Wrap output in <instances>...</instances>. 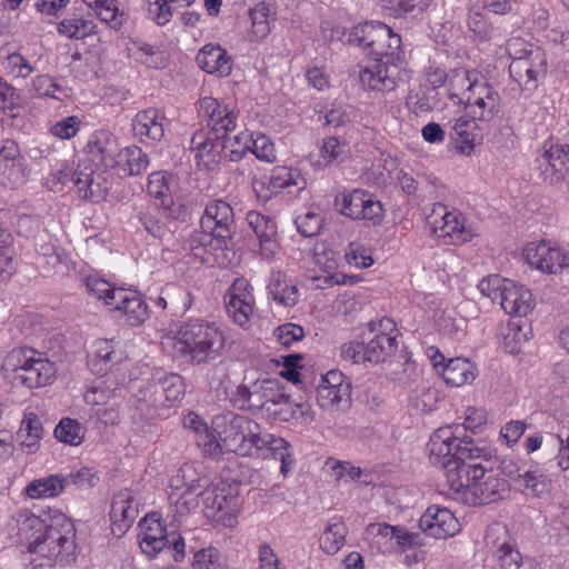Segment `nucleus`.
Masks as SVG:
<instances>
[{
  "mask_svg": "<svg viewBox=\"0 0 569 569\" xmlns=\"http://www.w3.org/2000/svg\"><path fill=\"white\" fill-rule=\"evenodd\" d=\"M174 339L178 356L194 366L216 360L224 348V336L220 328L201 318L180 322Z\"/></svg>",
  "mask_w": 569,
  "mask_h": 569,
  "instance_id": "nucleus-2",
  "label": "nucleus"
},
{
  "mask_svg": "<svg viewBox=\"0 0 569 569\" xmlns=\"http://www.w3.org/2000/svg\"><path fill=\"white\" fill-rule=\"evenodd\" d=\"M549 479L537 471L523 470L518 485L531 491L535 497H541L549 489Z\"/></svg>",
  "mask_w": 569,
  "mask_h": 569,
  "instance_id": "nucleus-53",
  "label": "nucleus"
},
{
  "mask_svg": "<svg viewBox=\"0 0 569 569\" xmlns=\"http://www.w3.org/2000/svg\"><path fill=\"white\" fill-rule=\"evenodd\" d=\"M139 533L140 547L149 556H153L163 550L169 543V537L166 528L162 526L156 513L146 516L140 522Z\"/></svg>",
  "mask_w": 569,
  "mask_h": 569,
  "instance_id": "nucleus-19",
  "label": "nucleus"
},
{
  "mask_svg": "<svg viewBox=\"0 0 569 569\" xmlns=\"http://www.w3.org/2000/svg\"><path fill=\"white\" fill-rule=\"evenodd\" d=\"M80 280L86 286L89 293L99 299H103L108 306L112 291L114 292L120 290V288L112 287L107 280L93 272L87 276H81Z\"/></svg>",
  "mask_w": 569,
  "mask_h": 569,
  "instance_id": "nucleus-49",
  "label": "nucleus"
},
{
  "mask_svg": "<svg viewBox=\"0 0 569 569\" xmlns=\"http://www.w3.org/2000/svg\"><path fill=\"white\" fill-rule=\"evenodd\" d=\"M346 143H342L337 137L326 138L322 142L320 153L326 160V166L333 161H342L346 157Z\"/></svg>",
  "mask_w": 569,
  "mask_h": 569,
  "instance_id": "nucleus-63",
  "label": "nucleus"
},
{
  "mask_svg": "<svg viewBox=\"0 0 569 569\" xmlns=\"http://www.w3.org/2000/svg\"><path fill=\"white\" fill-rule=\"evenodd\" d=\"M509 73L521 91L532 93L547 74L545 51L535 48L527 51L526 56L513 59L509 66Z\"/></svg>",
  "mask_w": 569,
  "mask_h": 569,
  "instance_id": "nucleus-6",
  "label": "nucleus"
},
{
  "mask_svg": "<svg viewBox=\"0 0 569 569\" xmlns=\"http://www.w3.org/2000/svg\"><path fill=\"white\" fill-rule=\"evenodd\" d=\"M386 37L387 24L382 22H367L365 49L369 51V56L373 57L376 48L381 49Z\"/></svg>",
  "mask_w": 569,
  "mask_h": 569,
  "instance_id": "nucleus-57",
  "label": "nucleus"
},
{
  "mask_svg": "<svg viewBox=\"0 0 569 569\" xmlns=\"http://www.w3.org/2000/svg\"><path fill=\"white\" fill-rule=\"evenodd\" d=\"M419 528L429 537L445 539L458 533L460 523L449 509L432 505L420 517Z\"/></svg>",
  "mask_w": 569,
  "mask_h": 569,
  "instance_id": "nucleus-9",
  "label": "nucleus"
},
{
  "mask_svg": "<svg viewBox=\"0 0 569 569\" xmlns=\"http://www.w3.org/2000/svg\"><path fill=\"white\" fill-rule=\"evenodd\" d=\"M383 216L385 209L382 203L379 200H376L370 192L366 191L359 219L368 220L373 227H376L382 222Z\"/></svg>",
  "mask_w": 569,
  "mask_h": 569,
  "instance_id": "nucleus-56",
  "label": "nucleus"
},
{
  "mask_svg": "<svg viewBox=\"0 0 569 569\" xmlns=\"http://www.w3.org/2000/svg\"><path fill=\"white\" fill-rule=\"evenodd\" d=\"M4 69L12 78H26L32 71L28 61L17 52L7 53Z\"/></svg>",
  "mask_w": 569,
  "mask_h": 569,
  "instance_id": "nucleus-62",
  "label": "nucleus"
},
{
  "mask_svg": "<svg viewBox=\"0 0 569 569\" xmlns=\"http://www.w3.org/2000/svg\"><path fill=\"white\" fill-rule=\"evenodd\" d=\"M252 428H257L256 421L243 416H232L229 423L219 431L223 447L228 451L246 456V452H248L246 447L249 441V435L252 432Z\"/></svg>",
  "mask_w": 569,
  "mask_h": 569,
  "instance_id": "nucleus-13",
  "label": "nucleus"
},
{
  "mask_svg": "<svg viewBox=\"0 0 569 569\" xmlns=\"http://www.w3.org/2000/svg\"><path fill=\"white\" fill-rule=\"evenodd\" d=\"M440 375L447 385L461 387L476 379L477 367L466 358H452L443 365Z\"/></svg>",
  "mask_w": 569,
  "mask_h": 569,
  "instance_id": "nucleus-30",
  "label": "nucleus"
},
{
  "mask_svg": "<svg viewBox=\"0 0 569 569\" xmlns=\"http://www.w3.org/2000/svg\"><path fill=\"white\" fill-rule=\"evenodd\" d=\"M199 106L200 111L208 118L207 127L213 136L216 132L228 134L236 129L238 114L227 106H222L216 98L204 97L200 99Z\"/></svg>",
  "mask_w": 569,
  "mask_h": 569,
  "instance_id": "nucleus-16",
  "label": "nucleus"
},
{
  "mask_svg": "<svg viewBox=\"0 0 569 569\" xmlns=\"http://www.w3.org/2000/svg\"><path fill=\"white\" fill-rule=\"evenodd\" d=\"M249 288L247 279L237 278L224 296L228 315L241 327L249 322V317L253 312L254 299Z\"/></svg>",
  "mask_w": 569,
  "mask_h": 569,
  "instance_id": "nucleus-11",
  "label": "nucleus"
},
{
  "mask_svg": "<svg viewBox=\"0 0 569 569\" xmlns=\"http://www.w3.org/2000/svg\"><path fill=\"white\" fill-rule=\"evenodd\" d=\"M121 157L126 161L124 171L129 176H139L149 166L148 154L138 146H130L122 150Z\"/></svg>",
  "mask_w": 569,
  "mask_h": 569,
  "instance_id": "nucleus-46",
  "label": "nucleus"
},
{
  "mask_svg": "<svg viewBox=\"0 0 569 569\" xmlns=\"http://www.w3.org/2000/svg\"><path fill=\"white\" fill-rule=\"evenodd\" d=\"M397 66L375 61L370 67L360 71V82L368 90L389 92L396 89Z\"/></svg>",
  "mask_w": 569,
  "mask_h": 569,
  "instance_id": "nucleus-22",
  "label": "nucleus"
},
{
  "mask_svg": "<svg viewBox=\"0 0 569 569\" xmlns=\"http://www.w3.org/2000/svg\"><path fill=\"white\" fill-rule=\"evenodd\" d=\"M522 254L526 262L538 270L569 274V254L559 248L550 247L543 240L528 243Z\"/></svg>",
  "mask_w": 569,
  "mask_h": 569,
  "instance_id": "nucleus-7",
  "label": "nucleus"
},
{
  "mask_svg": "<svg viewBox=\"0 0 569 569\" xmlns=\"http://www.w3.org/2000/svg\"><path fill=\"white\" fill-rule=\"evenodd\" d=\"M272 13L271 6L264 2L258 3L250 10L252 33L256 38L262 39L270 32V17Z\"/></svg>",
  "mask_w": 569,
  "mask_h": 569,
  "instance_id": "nucleus-47",
  "label": "nucleus"
},
{
  "mask_svg": "<svg viewBox=\"0 0 569 569\" xmlns=\"http://www.w3.org/2000/svg\"><path fill=\"white\" fill-rule=\"evenodd\" d=\"M368 331L361 335V341H350L341 346V357L352 363H381L393 356L398 349L396 325L390 318L370 321Z\"/></svg>",
  "mask_w": 569,
  "mask_h": 569,
  "instance_id": "nucleus-3",
  "label": "nucleus"
},
{
  "mask_svg": "<svg viewBox=\"0 0 569 569\" xmlns=\"http://www.w3.org/2000/svg\"><path fill=\"white\" fill-rule=\"evenodd\" d=\"M246 221L257 236L262 256L272 257L277 249V223L276 221L258 211H249Z\"/></svg>",
  "mask_w": 569,
  "mask_h": 569,
  "instance_id": "nucleus-21",
  "label": "nucleus"
},
{
  "mask_svg": "<svg viewBox=\"0 0 569 569\" xmlns=\"http://www.w3.org/2000/svg\"><path fill=\"white\" fill-rule=\"evenodd\" d=\"M345 258L349 264L362 269L371 267L375 262L368 249L358 242H350L348 244Z\"/></svg>",
  "mask_w": 569,
  "mask_h": 569,
  "instance_id": "nucleus-58",
  "label": "nucleus"
},
{
  "mask_svg": "<svg viewBox=\"0 0 569 569\" xmlns=\"http://www.w3.org/2000/svg\"><path fill=\"white\" fill-rule=\"evenodd\" d=\"M164 117L154 108L138 112L132 119V128L136 136L146 137L152 141H160L164 136L161 120Z\"/></svg>",
  "mask_w": 569,
  "mask_h": 569,
  "instance_id": "nucleus-29",
  "label": "nucleus"
},
{
  "mask_svg": "<svg viewBox=\"0 0 569 569\" xmlns=\"http://www.w3.org/2000/svg\"><path fill=\"white\" fill-rule=\"evenodd\" d=\"M430 462L445 470L447 482L470 506H485L510 496L507 479L495 473L497 457L450 428L437 429L429 441Z\"/></svg>",
  "mask_w": 569,
  "mask_h": 569,
  "instance_id": "nucleus-1",
  "label": "nucleus"
},
{
  "mask_svg": "<svg viewBox=\"0 0 569 569\" xmlns=\"http://www.w3.org/2000/svg\"><path fill=\"white\" fill-rule=\"evenodd\" d=\"M486 546L492 551L495 557L513 545L506 526L495 523L489 526L485 535Z\"/></svg>",
  "mask_w": 569,
  "mask_h": 569,
  "instance_id": "nucleus-48",
  "label": "nucleus"
},
{
  "mask_svg": "<svg viewBox=\"0 0 569 569\" xmlns=\"http://www.w3.org/2000/svg\"><path fill=\"white\" fill-rule=\"evenodd\" d=\"M468 30L480 41H489L497 34V28L488 20L485 9L475 4L468 10Z\"/></svg>",
  "mask_w": 569,
  "mask_h": 569,
  "instance_id": "nucleus-36",
  "label": "nucleus"
},
{
  "mask_svg": "<svg viewBox=\"0 0 569 569\" xmlns=\"http://www.w3.org/2000/svg\"><path fill=\"white\" fill-rule=\"evenodd\" d=\"M271 439L272 435L261 432L260 426L257 423V428H252V432L249 435V441L246 447L248 452H246V456L266 458L268 456V446L270 445Z\"/></svg>",
  "mask_w": 569,
  "mask_h": 569,
  "instance_id": "nucleus-52",
  "label": "nucleus"
},
{
  "mask_svg": "<svg viewBox=\"0 0 569 569\" xmlns=\"http://www.w3.org/2000/svg\"><path fill=\"white\" fill-rule=\"evenodd\" d=\"M290 443L281 437H276L272 435V439L270 440V445L268 446V455H272L273 458L279 459L281 461V472L286 473L295 463V459L290 453Z\"/></svg>",
  "mask_w": 569,
  "mask_h": 569,
  "instance_id": "nucleus-55",
  "label": "nucleus"
},
{
  "mask_svg": "<svg viewBox=\"0 0 569 569\" xmlns=\"http://www.w3.org/2000/svg\"><path fill=\"white\" fill-rule=\"evenodd\" d=\"M499 296V305L505 312L518 317V319L526 317L533 308L530 290L513 280H506L502 292Z\"/></svg>",
  "mask_w": 569,
  "mask_h": 569,
  "instance_id": "nucleus-17",
  "label": "nucleus"
},
{
  "mask_svg": "<svg viewBox=\"0 0 569 569\" xmlns=\"http://www.w3.org/2000/svg\"><path fill=\"white\" fill-rule=\"evenodd\" d=\"M226 490V487H213L200 491L204 508L211 511L208 516L214 517L217 512L227 508L228 495Z\"/></svg>",
  "mask_w": 569,
  "mask_h": 569,
  "instance_id": "nucleus-51",
  "label": "nucleus"
},
{
  "mask_svg": "<svg viewBox=\"0 0 569 569\" xmlns=\"http://www.w3.org/2000/svg\"><path fill=\"white\" fill-rule=\"evenodd\" d=\"M39 356H41L40 352L29 347L13 348L2 360V379L11 380L18 372L34 365Z\"/></svg>",
  "mask_w": 569,
  "mask_h": 569,
  "instance_id": "nucleus-33",
  "label": "nucleus"
},
{
  "mask_svg": "<svg viewBox=\"0 0 569 569\" xmlns=\"http://www.w3.org/2000/svg\"><path fill=\"white\" fill-rule=\"evenodd\" d=\"M53 436L60 442L78 446L83 441L84 429L78 420L64 417L54 427Z\"/></svg>",
  "mask_w": 569,
  "mask_h": 569,
  "instance_id": "nucleus-39",
  "label": "nucleus"
},
{
  "mask_svg": "<svg viewBox=\"0 0 569 569\" xmlns=\"http://www.w3.org/2000/svg\"><path fill=\"white\" fill-rule=\"evenodd\" d=\"M249 151L261 161L273 162L276 160L273 143L263 133H257L256 137H251Z\"/></svg>",
  "mask_w": 569,
  "mask_h": 569,
  "instance_id": "nucleus-60",
  "label": "nucleus"
},
{
  "mask_svg": "<svg viewBox=\"0 0 569 569\" xmlns=\"http://www.w3.org/2000/svg\"><path fill=\"white\" fill-rule=\"evenodd\" d=\"M109 306L121 313L126 325L138 327L148 318V305L137 291L120 288L119 291H112Z\"/></svg>",
  "mask_w": 569,
  "mask_h": 569,
  "instance_id": "nucleus-10",
  "label": "nucleus"
},
{
  "mask_svg": "<svg viewBox=\"0 0 569 569\" xmlns=\"http://www.w3.org/2000/svg\"><path fill=\"white\" fill-rule=\"evenodd\" d=\"M365 197L366 190L361 189H353L350 192H342L336 196L335 207L341 214L350 219L358 220Z\"/></svg>",
  "mask_w": 569,
  "mask_h": 569,
  "instance_id": "nucleus-38",
  "label": "nucleus"
},
{
  "mask_svg": "<svg viewBox=\"0 0 569 569\" xmlns=\"http://www.w3.org/2000/svg\"><path fill=\"white\" fill-rule=\"evenodd\" d=\"M316 393L317 402L323 409L346 411L351 407V386L333 387L319 385Z\"/></svg>",
  "mask_w": 569,
  "mask_h": 569,
  "instance_id": "nucleus-31",
  "label": "nucleus"
},
{
  "mask_svg": "<svg viewBox=\"0 0 569 569\" xmlns=\"http://www.w3.org/2000/svg\"><path fill=\"white\" fill-rule=\"evenodd\" d=\"M198 66L210 74L227 77L231 73L232 62L227 51L219 44L203 46L196 57Z\"/></svg>",
  "mask_w": 569,
  "mask_h": 569,
  "instance_id": "nucleus-24",
  "label": "nucleus"
},
{
  "mask_svg": "<svg viewBox=\"0 0 569 569\" xmlns=\"http://www.w3.org/2000/svg\"><path fill=\"white\" fill-rule=\"evenodd\" d=\"M52 508L40 509L34 513L28 509H21L13 513L7 521L6 531L8 539L16 545L24 546L29 552L39 553L43 543V532Z\"/></svg>",
  "mask_w": 569,
  "mask_h": 569,
  "instance_id": "nucleus-5",
  "label": "nucleus"
},
{
  "mask_svg": "<svg viewBox=\"0 0 569 569\" xmlns=\"http://www.w3.org/2000/svg\"><path fill=\"white\" fill-rule=\"evenodd\" d=\"M233 217V209L228 202L214 199L207 203L200 222H203L207 229L219 231L220 239L227 237L233 241L236 234Z\"/></svg>",
  "mask_w": 569,
  "mask_h": 569,
  "instance_id": "nucleus-12",
  "label": "nucleus"
},
{
  "mask_svg": "<svg viewBox=\"0 0 569 569\" xmlns=\"http://www.w3.org/2000/svg\"><path fill=\"white\" fill-rule=\"evenodd\" d=\"M92 9L102 22L114 30H119L126 21V14L119 9L118 0H99Z\"/></svg>",
  "mask_w": 569,
  "mask_h": 569,
  "instance_id": "nucleus-42",
  "label": "nucleus"
},
{
  "mask_svg": "<svg viewBox=\"0 0 569 569\" xmlns=\"http://www.w3.org/2000/svg\"><path fill=\"white\" fill-rule=\"evenodd\" d=\"M63 490L61 475L34 479L26 487V493L32 499L57 497Z\"/></svg>",
  "mask_w": 569,
  "mask_h": 569,
  "instance_id": "nucleus-37",
  "label": "nucleus"
},
{
  "mask_svg": "<svg viewBox=\"0 0 569 569\" xmlns=\"http://www.w3.org/2000/svg\"><path fill=\"white\" fill-rule=\"evenodd\" d=\"M476 119L475 114L471 119L461 117L455 121L449 131V138L456 143V150L460 154H470L477 139L480 138Z\"/></svg>",
  "mask_w": 569,
  "mask_h": 569,
  "instance_id": "nucleus-27",
  "label": "nucleus"
},
{
  "mask_svg": "<svg viewBox=\"0 0 569 569\" xmlns=\"http://www.w3.org/2000/svg\"><path fill=\"white\" fill-rule=\"evenodd\" d=\"M272 379L256 380L249 385L241 383L232 392L230 401L239 410L253 416H262L266 400L269 399V387Z\"/></svg>",
  "mask_w": 569,
  "mask_h": 569,
  "instance_id": "nucleus-8",
  "label": "nucleus"
},
{
  "mask_svg": "<svg viewBox=\"0 0 569 569\" xmlns=\"http://www.w3.org/2000/svg\"><path fill=\"white\" fill-rule=\"evenodd\" d=\"M2 174L7 176L6 181H2V186H8L11 189L22 186L27 180L23 161L2 162Z\"/></svg>",
  "mask_w": 569,
  "mask_h": 569,
  "instance_id": "nucleus-59",
  "label": "nucleus"
},
{
  "mask_svg": "<svg viewBox=\"0 0 569 569\" xmlns=\"http://www.w3.org/2000/svg\"><path fill=\"white\" fill-rule=\"evenodd\" d=\"M526 321L511 319L507 326V333H503V349L510 355L520 352L521 343L528 341V333L522 331Z\"/></svg>",
  "mask_w": 569,
  "mask_h": 569,
  "instance_id": "nucleus-45",
  "label": "nucleus"
},
{
  "mask_svg": "<svg viewBox=\"0 0 569 569\" xmlns=\"http://www.w3.org/2000/svg\"><path fill=\"white\" fill-rule=\"evenodd\" d=\"M64 490L73 486L74 488H91L98 481V478L89 468H81L77 472L61 475Z\"/></svg>",
  "mask_w": 569,
  "mask_h": 569,
  "instance_id": "nucleus-61",
  "label": "nucleus"
},
{
  "mask_svg": "<svg viewBox=\"0 0 569 569\" xmlns=\"http://www.w3.org/2000/svg\"><path fill=\"white\" fill-rule=\"evenodd\" d=\"M134 496L131 490L124 489L114 495L111 510V532L113 536L120 538L133 523L138 509L133 506Z\"/></svg>",
  "mask_w": 569,
  "mask_h": 569,
  "instance_id": "nucleus-14",
  "label": "nucleus"
},
{
  "mask_svg": "<svg viewBox=\"0 0 569 569\" xmlns=\"http://www.w3.org/2000/svg\"><path fill=\"white\" fill-rule=\"evenodd\" d=\"M17 436L21 440V446L29 448L30 451H36L43 438V426L40 417L31 411L24 412Z\"/></svg>",
  "mask_w": 569,
  "mask_h": 569,
  "instance_id": "nucleus-35",
  "label": "nucleus"
},
{
  "mask_svg": "<svg viewBox=\"0 0 569 569\" xmlns=\"http://www.w3.org/2000/svg\"><path fill=\"white\" fill-rule=\"evenodd\" d=\"M148 390L171 406L184 397L186 383L180 375L159 370L152 375Z\"/></svg>",
  "mask_w": 569,
  "mask_h": 569,
  "instance_id": "nucleus-20",
  "label": "nucleus"
},
{
  "mask_svg": "<svg viewBox=\"0 0 569 569\" xmlns=\"http://www.w3.org/2000/svg\"><path fill=\"white\" fill-rule=\"evenodd\" d=\"M295 223L299 233L306 238L317 236L322 226V219L319 214L313 212H307L303 216L296 218Z\"/></svg>",
  "mask_w": 569,
  "mask_h": 569,
  "instance_id": "nucleus-64",
  "label": "nucleus"
},
{
  "mask_svg": "<svg viewBox=\"0 0 569 569\" xmlns=\"http://www.w3.org/2000/svg\"><path fill=\"white\" fill-rule=\"evenodd\" d=\"M306 179L301 177L298 170L288 167H276L268 176L267 189H270L273 194H277L282 189L296 187L297 192L306 188Z\"/></svg>",
  "mask_w": 569,
  "mask_h": 569,
  "instance_id": "nucleus-34",
  "label": "nucleus"
},
{
  "mask_svg": "<svg viewBox=\"0 0 569 569\" xmlns=\"http://www.w3.org/2000/svg\"><path fill=\"white\" fill-rule=\"evenodd\" d=\"M193 569H221V553L214 547L202 548L193 553Z\"/></svg>",
  "mask_w": 569,
  "mask_h": 569,
  "instance_id": "nucleus-54",
  "label": "nucleus"
},
{
  "mask_svg": "<svg viewBox=\"0 0 569 569\" xmlns=\"http://www.w3.org/2000/svg\"><path fill=\"white\" fill-rule=\"evenodd\" d=\"M54 376V363L41 355L36 359L34 365H30V367L24 368L21 372H18L17 376H13V378L8 382L12 386H22L28 389H33L51 383Z\"/></svg>",
  "mask_w": 569,
  "mask_h": 569,
  "instance_id": "nucleus-18",
  "label": "nucleus"
},
{
  "mask_svg": "<svg viewBox=\"0 0 569 569\" xmlns=\"http://www.w3.org/2000/svg\"><path fill=\"white\" fill-rule=\"evenodd\" d=\"M13 96L14 88L6 81H2V126L6 123L14 126L16 120L22 121L20 117L22 108L13 103Z\"/></svg>",
  "mask_w": 569,
  "mask_h": 569,
  "instance_id": "nucleus-50",
  "label": "nucleus"
},
{
  "mask_svg": "<svg viewBox=\"0 0 569 569\" xmlns=\"http://www.w3.org/2000/svg\"><path fill=\"white\" fill-rule=\"evenodd\" d=\"M308 412V406L303 402H297L286 392L282 400L277 403L274 415L271 419L288 422L303 418Z\"/></svg>",
  "mask_w": 569,
  "mask_h": 569,
  "instance_id": "nucleus-41",
  "label": "nucleus"
},
{
  "mask_svg": "<svg viewBox=\"0 0 569 569\" xmlns=\"http://www.w3.org/2000/svg\"><path fill=\"white\" fill-rule=\"evenodd\" d=\"M347 527L342 521L330 523L320 537V547L328 555L337 553L345 545Z\"/></svg>",
  "mask_w": 569,
  "mask_h": 569,
  "instance_id": "nucleus-40",
  "label": "nucleus"
},
{
  "mask_svg": "<svg viewBox=\"0 0 569 569\" xmlns=\"http://www.w3.org/2000/svg\"><path fill=\"white\" fill-rule=\"evenodd\" d=\"M252 133L240 132L233 137H229V133L222 138L224 148V158L237 162L240 161L250 149Z\"/></svg>",
  "mask_w": 569,
  "mask_h": 569,
  "instance_id": "nucleus-43",
  "label": "nucleus"
},
{
  "mask_svg": "<svg viewBox=\"0 0 569 569\" xmlns=\"http://www.w3.org/2000/svg\"><path fill=\"white\" fill-rule=\"evenodd\" d=\"M87 148L92 160L104 168H112L117 162L116 157L119 152V146L117 138L110 131L100 130L94 132Z\"/></svg>",
  "mask_w": 569,
  "mask_h": 569,
  "instance_id": "nucleus-23",
  "label": "nucleus"
},
{
  "mask_svg": "<svg viewBox=\"0 0 569 569\" xmlns=\"http://www.w3.org/2000/svg\"><path fill=\"white\" fill-rule=\"evenodd\" d=\"M77 548L73 521L60 510L52 509L38 555L68 566L76 561Z\"/></svg>",
  "mask_w": 569,
  "mask_h": 569,
  "instance_id": "nucleus-4",
  "label": "nucleus"
},
{
  "mask_svg": "<svg viewBox=\"0 0 569 569\" xmlns=\"http://www.w3.org/2000/svg\"><path fill=\"white\" fill-rule=\"evenodd\" d=\"M401 38L387 26V37L382 42L381 49H375L373 60L389 66H396L395 61L399 59Z\"/></svg>",
  "mask_w": 569,
  "mask_h": 569,
  "instance_id": "nucleus-44",
  "label": "nucleus"
},
{
  "mask_svg": "<svg viewBox=\"0 0 569 569\" xmlns=\"http://www.w3.org/2000/svg\"><path fill=\"white\" fill-rule=\"evenodd\" d=\"M201 230H194L189 238L190 249L193 251L194 256H198V250H202L203 252H216L220 251H229L233 248V241L229 238L224 237L222 239L219 238V231L207 229L203 222H200Z\"/></svg>",
  "mask_w": 569,
  "mask_h": 569,
  "instance_id": "nucleus-28",
  "label": "nucleus"
},
{
  "mask_svg": "<svg viewBox=\"0 0 569 569\" xmlns=\"http://www.w3.org/2000/svg\"><path fill=\"white\" fill-rule=\"evenodd\" d=\"M76 176V187L82 199L92 202H100L106 199L112 186L107 177L102 173H94L92 170L89 172L80 170Z\"/></svg>",
  "mask_w": 569,
  "mask_h": 569,
  "instance_id": "nucleus-25",
  "label": "nucleus"
},
{
  "mask_svg": "<svg viewBox=\"0 0 569 569\" xmlns=\"http://www.w3.org/2000/svg\"><path fill=\"white\" fill-rule=\"evenodd\" d=\"M224 136L222 132H216L213 136L212 131L207 133L197 131L193 133L191 144L197 150L198 164L202 163L207 169H212L220 163L221 159L224 158V148L221 143Z\"/></svg>",
  "mask_w": 569,
  "mask_h": 569,
  "instance_id": "nucleus-15",
  "label": "nucleus"
},
{
  "mask_svg": "<svg viewBox=\"0 0 569 569\" xmlns=\"http://www.w3.org/2000/svg\"><path fill=\"white\" fill-rule=\"evenodd\" d=\"M147 191L152 198L159 201L156 202V206L163 209L168 218L179 219V213L183 207L181 204L174 206L163 172L156 171L149 174Z\"/></svg>",
  "mask_w": 569,
  "mask_h": 569,
  "instance_id": "nucleus-26",
  "label": "nucleus"
},
{
  "mask_svg": "<svg viewBox=\"0 0 569 569\" xmlns=\"http://www.w3.org/2000/svg\"><path fill=\"white\" fill-rule=\"evenodd\" d=\"M268 292L271 298L284 307H293L299 300V289L287 279V276L277 270H272L268 284Z\"/></svg>",
  "mask_w": 569,
  "mask_h": 569,
  "instance_id": "nucleus-32",
  "label": "nucleus"
}]
</instances>
